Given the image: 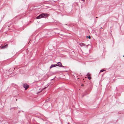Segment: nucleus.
<instances>
[{
	"label": "nucleus",
	"mask_w": 124,
	"mask_h": 124,
	"mask_svg": "<svg viewBox=\"0 0 124 124\" xmlns=\"http://www.w3.org/2000/svg\"><path fill=\"white\" fill-rule=\"evenodd\" d=\"M23 87L25 88V90H27L29 87V86L26 84H24L23 85Z\"/></svg>",
	"instance_id": "nucleus-1"
},
{
	"label": "nucleus",
	"mask_w": 124,
	"mask_h": 124,
	"mask_svg": "<svg viewBox=\"0 0 124 124\" xmlns=\"http://www.w3.org/2000/svg\"><path fill=\"white\" fill-rule=\"evenodd\" d=\"M41 15L42 16V18H46V17L47 16V14H45L44 13H42L41 14Z\"/></svg>",
	"instance_id": "nucleus-2"
},
{
	"label": "nucleus",
	"mask_w": 124,
	"mask_h": 124,
	"mask_svg": "<svg viewBox=\"0 0 124 124\" xmlns=\"http://www.w3.org/2000/svg\"><path fill=\"white\" fill-rule=\"evenodd\" d=\"M79 45L81 46H85L87 48L88 45H85V44L84 43H81L79 44Z\"/></svg>",
	"instance_id": "nucleus-3"
},
{
	"label": "nucleus",
	"mask_w": 124,
	"mask_h": 124,
	"mask_svg": "<svg viewBox=\"0 0 124 124\" xmlns=\"http://www.w3.org/2000/svg\"><path fill=\"white\" fill-rule=\"evenodd\" d=\"M57 66H59V67H64L63 66L62 64L61 63V62H58L57 64H56Z\"/></svg>",
	"instance_id": "nucleus-4"
},
{
	"label": "nucleus",
	"mask_w": 124,
	"mask_h": 124,
	"mask_svg": "<svg viewBox=\"0 0 124 124\" xmlns=\"http://www.w3.org/2000/svg\"><path fill=\"white\" fill-rule=\"evenodd\" d=\"M8 45L7 44H6L4 46H2L1 47V49H3L4 48H6L7 47H8Z\"/></svg>",
	"instance_id": "nucleus-5"
},
{
	"label": "nucleus",
	"mask_w": 124,
	"mask_h": 124,
	"mask_svg": "<svg viewBox=\"0 0 124 124\" xmlns=\"http://www.w3.org/2000/svg\"><path fill=\"white\" fill-rule=\"evenodd\" d=\"M41 18H42V16L41 15V14L37 16L36 17V18L37 19H39Z\"/></svg>",
	"instance_id": "nucleus-6"
},
{
	"label": "nucleus",
	"mask_w": 124,
	"mask_h": 124,
	"mask_svg": "<svg viewBox=\"0 0 124 124\" xmlns=\"http://www.w3.org/2000/svg\"><path fill=\"white\" fill-rule=\"evenodd\" d=\"M57 66L56 64H52V65L50 67V68H51L53 67Z\"/></svg>",
	"instance_id": "nucleus-7"
},
{
	"label": "nucleus",
	"mask_w": 124,
	"mask_h": 124,
	"mask_svg": "<svg viewBox=\"0 0 124 124\" xmlns=\"http://www.w3.org/2000/svg\"><path fill=\"white\" fill-rule=\"evenodd\" d=\"M90 74L89 73H87V75H86V76L87 77H89V76H90Z\"/></svg>",
	"instance_id": "nucleus-8"
},
{
	"label": "nucleus",
	"mask_w": 124,
	"mask_h": 124,
	"mask_svg": "<svg viewBox=\"0 0 124 124\" xmlns=\"http://www.w3.org/2000/svg\"><path fill=\"white\" fill-rule=\"evenodd\" d=\"M90 80L91 79V78L90 76L87 77Z\"/></svg>",
	"instance_id": "nucleus-9"
},
{
	"label": "nucleus",
	"mask_w": 124,
	"mask_h": 124,
	"mask_svg": "<svg viewBox=\"0 0 124 124\" xmlns=\"http://www.w3.org/2000/svg\"><path fill=\"white\" fill-rule=\"evenodd\" d=\"M105 70H100V72H102L104 71Z\"/></svg>",
	"instance_id": "nucleus-10"
},
{
	"label": "nucleus",
	"mask_w": 124,
	"mask_h": 124,
	"mask_svg": "<svg viewBox=\"0 0 124 124\" xmlns=\"http://www.w3.org/2000/svg\"><path fill=\"white\" fill-rule=\"evenodd\" d=\"M88 38L89 39H90V38H91V37H90V36H88Z\"/></svg>",
	"instance_id": "nucleus-11"
},
{
	"label": "nucleus",
	"mask_w": 124,
	"mask_h": 124,
	"mask_svg": "<svg viewBox=\"0 0 124 124\" xmlns=\"http://www.w3.org/2000/svg\"><path fill=\"white\" fill-rule=\"evenodd\" d=\"M82 0V1H85V0Z\"/></svg>",
	"instance_id": "nucleus-12"
},
{
	"label": "nucleus",
	"mask_w": 124,
	"mask_h": 124,
	"mask_svg": "<svg viewBox=\"0 0 124 124\" xmlns=\"http://www.w3.org/2000/svg\"><path fill=\"white\" fill-rule=\"evenodd\" d=\"M100 28H101V29H102V27H101Z\"/></svg>",
	"instance_id": "nucleus-13"
},
{
	"label": "nucleus",
	"mask_w": 124,
	"mask_h": 124,
	"mask_svg": "<svg viewBox=\"0 0 124 124\" xmlns=\"http://www.w3.org/2000/svg\"><path fill=\"white\" fill-rule=\"evenodd\" d=\"M96 18H97V17H96Z\"/></svg>",
	"instance_id": "nucleus-14"
},
{
	"label": "nucleus",
	"mask_w": 124,
	"mask_h": 124,
	"mask_svg": "<svg viewBox=\"0 0 124 124\" xmlns=\"http://www.w3.org/2000/svg\"><path fill=\"white\" fill-rule=\"evenodd\" d=\"M82 86H83V85H82Z\"/></svg>",
	"instance_id": "nucleus-15"
}]
</instances>
